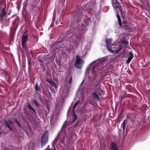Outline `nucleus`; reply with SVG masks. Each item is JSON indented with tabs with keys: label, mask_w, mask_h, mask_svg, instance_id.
<instances>
[{
	"label": "nucleus",
	"mask_w": 150,
	"mask_h": 150,
	"mask_svg": "<svg viewBox=\"0 0 150 150\" xmlns=\"http://www.w3.org/2000/svg\"><path fill=\"white\" fill-rule=\"evenodd\" d=\"M106 59L102 58L98 61H94L91 63L89 66L93 63H96L93 66L92 71V78L90 83L89 85L90 89L91 91H98L100 88L101 81L100 79L101 74H102L103 71L99 67L102 64L105 63Z\"/></svg>",
	"instance_id": "nucleus-1"
},
{
	"label": "nucleus",
	"mask_w": 150,
	"mask_h": 150,
	"mask_svg": "<svg viewBox=\"0 0 150 150\" xmlns=\"http://www.w3.org/2000/svg\"><path fill=\"white\" fill-rule=\"evenodd\" d=\"M87 25L84 24H80L73 30V34L70 37L68 40L72 43L75 47L78 45V41L82 42L83 38L81 35L86 30Z\"/></svg>",
	"instance_id": "nucleus-2"
},
{
	"label": "nucleus",
	"mask_w": 150,
	"mask_h": 150,
	"mask_svg": "<svg viewBox=\"0 0 150 150\" xmlns=\"http://www.w3.org/2000/svg\"><path fill=\"white\" fill-rule=\"evenodd\" d=\"M109 51L112 53L117 54L122 50V46L121 44H118L115 45H112Z\"/></svg>",
	"instance_id": "nucleus-3"
},
{
	"label": "nucleus",
	"mask_w": 150,
	"mask_h": 150,
	"mask_svg": "<svg viewBox=\"0 0 150 150\" xmlns=\"http://www.w3.org/2000/svg\"><path fill=\"white\" fill-rule=\"evenodd\" d=\"M84 62L83 60L81 59L79 55L76 57V60L74 66L77 69H81L82 66V65Z\"/></svg>",
	"instance_id": "nucleus-4"
},
{
	"label": "nucleus",
	"mask_w": 150,
	"mask_h": 150,
	"mask_svg": "<svg viewBox=\"0 0 150 150\" xmlns=\"http://www.w3.org/2000/svg\"><path fill=\"white\" fill-rule=\"evenodd\" d=\"M48 132L46 131L45 133L42 135L41 139V147H42L46 144L48 140Z\"/></svg>",
	"instance_id": "nucleus-5"
},
{
	"label": "nucleus",
	"mask_w": 150,
	"mask_h": 150,
	"mask_svg": "<svg viewBox=\"0 0 150 150\" xmlns=\"http://www.w3.org/2000/svg\"><path fill=\"white\" fill-rule=\"evenodd\" d=\"M63 40L62 39H59L52 45V48L53 50H56L61 47L62 44Z\"/></svg>",
	"instance_id": "nucleus-6"
},
{
	"label": "nucleus",
	"mask_w": 150,
	"mask_h": 150,
	"mask_svg": "<svg viewBox=\"0 0 150 150\" xmlns=\"http://www.w3.org/2000/svg\"><path fill=\"white\" fill-rule=\"evenodd\" d=\"M61 135L60 132H59L57 135L55 139L53 141L52 145V146L54 148H55V147L54 146V145H57L59 144L60 140H61Z\"/></svg>",
	"instance_id": "nucleus-7"
},
{
	"label": "nucleus",
	"mask_w": 150,
	"mask_h": 150,
	"mask_svg": "<svg viewBox=\"0 0 150 150\" xmlns=\"http://www.w3.org/2000/svg\"><path fill=\"white\" fill-rule=\"evenodd\" d=\"M114 0H112V4L114 8H115V9L117 11L118 9H119L120 11L121 8V6H120V3L117 0L115 1V7L114 4Z\"/></svg>",
	"instance_id": "nucleus-8"
},
{
	"label": "nucleus",
	"mask_w": 150,
	"mask_h": 150,
	"mask_svg": "<svg viewBox=\"0 0 150 150\" xmlns=\"http://www.w3.org/2000/svg\"><path fill=\"white\" fill-rule=\"evenodd\" d=\"M112 39L111 38L107 39L106 40V46L108 50L109 51L111 48V46H112L113 45L111 44Z\"/></svg>",
	"instance_id": "nucleus-9"
},
{
	"label": "nucleus",
	"mask_w": 150,
	"mask_h": 150,
	"mask_svg": "<svg viewBox=\"0 0 150 150\" xmlns=\"http://www.w3.org/2000/svg\"><path fill=\"white\" fill-rule=\"evenodd\" d=\"M133 54L132 52L131 51L129 52V57L126 61V63L127 64H128L133 59Z\"/></svg>",
	"instance_id": "nucleus-10"
},
{
	"label": "nucleus",
	"mask_w": 150,
	"mask_h": 150,
	"mask_svg": "<svg viewBox=\"0 0 150 150\" xmlns=\"http://www.w3.org/2000/svg\"><path fill=\"white\" fill-rule=\"evenodd\" d=\"M6 8L4 7L1 9V11L0 13V18H2L7 14V13L5 11Z\"/></svg>",
	"instance_id": "nucleus-11"
},
{
	"label": "nucleus",
	"mask_w": 150,
	"mask_h": 150,
	"mask_svg": "<svg viewBox=\"0 0 150 150\" xmlns=\"http://www.w3.org/2000/svg\"><path fill=\"white\" fill-rule=\"evenodd\" d=\"M23 17L25 20L26 21L28 19L29 16V13L27 10H25L23 13Z\"/></svg>",
	"instance_id": "nucleus-12"
},
{
	"label": "nucleus",
	"mask_w": 150,
	"mask_h": 150,
	"mask_svg": "<svg viewBox=\"0 0 150 150\" xmlns=\"http://www.w3.org/2000/svg\"><path fill=\"white\" fill-rule=\"evenodd\" d=\"M47 81L52 86H53L55 89L57 87V86L55 84V82L51 79L49 80L47 79Z\"/></svg>",
	"instance_id": "nucleus-13"
},
{
	"label": "nucleus",
	"mask_w": 150,
	"mask_h": 150,
	"mask_svg": "<svg viewBox=\"0 0 150 150\" xmlns=\"http://www.w3.org/2000/svg\"><path fill=\"white\" fill-rule=\"evenodd\" d=\"M28 37V36L27 35H23L22 38V43H25L27 42Z\"/></svg>",
	"instance_id": "nucleus-14"
},
{
	"label": "nucleus",
	"mask_w": 150,
	"mask_h": 150,
	"mask_svg": "<svg viewBox=\"0 0 150 150\" xmlns=\"http://www.w3.org/2000/svg\"><path fill=\"white\" fill-rule=\"evenodd\" d=\"M82 15L81 13H80L78 16V17L75 18V21L76 23H79L80 20V19L82 18Z\"/></svg>",
	"instance_id": "nucleus-15"
},
{
	"label": "nucleus",
	"mask_w": 150,
	"mask_h": 150,
	"mask_svg": "<svg viewBox=\"0 0 150 150\" xmlns=\"http://www.w3.org/2000/svg\"><path fill=\"white\" fill-rule=\"evenodd\" d=\"M111 148L112 150H118L117 145L114 142L111 143Z\"/></svg>",
	"instance_id": "nucleus-16"
},
{
	"label": "nucleus",
	"mask_w": 150,
	"mask_h": 150,
	"mask_svg": "<svg viewBox=\"0 0 150 150\" xmlns=\"http://www.w3.org/2000/svg\"><path fill=\"white\" fill-rule=\"evenodd\" d=\"M92 95L93 96V97L97 99L98 101L100 100V99L98 95L96 93V92H93Z\"/></svg>",
	"instance_id": "nucleus-17"
},
{
	"label": "nucleus",
	"mask_w": 150,
	"mask_h": 150,
	"mask_svg": "<svg viewBox=\"0 0 150 150\" xmlns=\"http://www.w3.org/2000/svg\"><path fill=\"white\" fill-rule=\"evenodd\" d=\"M28 107L29 108V109L30 110H32L35 113L34 114H36V112L34 110V109L30 105V104L28 103L27 104Z\"/></svg>",
	"instance_id": "nucleus-18"
},
{
	"label": "nucleus",
	"mask_w": 150,
	"mask_h": 150,
	"mask_svg": "<svg viewBox=\"0 0 150 150\" xmlns=\"http://www.w3.org/2000/svg\"><path fill=\"white\" fill-rule=\"evenodd\" d=\"M120 43L122 44L126 45H128L129 44L128 41L125 39L121 40Z\"/></svg>",
	"instance_id": "nucleus-19"
},
{
	"label": "nucleus",
	"mask_w": 150,
	"mask_h": 150,
	"mask_svg": "<svg viewBox=\"0 0 150 150\" xmlns=\"http://www.w3.org/2000/svg\"><path fill=\"white\" fill-rule=\"evenodd\" d=\"M126 121V120H125L121 124V127L122 128V129H125L126 127V123L125 122Z\"/></svg>",
	"instance_id": "nucleus-20"
},
{
	"label": "nucleus",
	"mask_w": 150,
	"mask_h": 150,
	"mask_svg": "<svg viewBox=\"0 0 150 150\" xmlns=\"http://www.w3.org/2000/svg\"><path fill=\"white\" fill-rule=\"evenodd\" d=\"M97 24L96 22H94L93 27H92V30L93 31V32H94V31L95 30L96 27L97 26Z\"/></svg>",
	"instance_id": "nucleus-21"
},
{
	"label": "nucleus",
	"mask_w": 150,
	"mask_h": 150,
	"mask_svg": "<svg viewBox=\"0 0 150 150\" xmlns=\"http://www.w3.org/2000/svg\"><path fill=\"white\" fill-rule=\"evenodd\" d=\"M90 50V47L88 45L86 46L84 48V51L86 53L88 51Z\"/></svg>",
	"instance_id": "nucleus-22"
},
{
	"label": "nucleus",
	"mask_w": 150,
	"mask_h": 150,
	"mask_svg": "<svg viewBox=\"0 0 150 150\" xmlns=\"http://www.w3.org/2000/svg\"><path fill=\"white\" fill-rule=\"evenodd\" d=\"M5 123L6 125L8 127V129L11 130H12V128L9 125V124L6 121H5Z\"/></svg>",
	"instance_id": "nucleus-23"
},
{
	"label": "nucleus",
	"mask_w": 150,
	"mask_h": 150,
	"mask_svg": "<svg viewBox=\"0 0 150 150\" xmlns=\"http://www.w3.org/2000/svg\"><path fill=\"white\" fill-rule=\"evenodd\" d=\"M79 102V100L77 101L74 105L73 107V110H74L76 108L77 105L78 104Z\"/></svg>",
	"instance_id": "nucleus-24"
},
{
	"label": "nucleus",
	"mask_w": 150,
	"mask_h": 150,
	"mask_svg": "<svg viewBox=\"0 0 150 150\" xmlns=\"http://www.w3.org/2000/svg\"><path fill=\"white\" fill-rule=\"evenodd\" d=\"M74 115V117L73 118V121H74L77 118V115L74 112H73Z\"/></svg>",
	"instance_id": "nucleus-25"
},
{
	"label": "nucleus",
	"mask_w": 150,
	"mask_h": 150,
	"mask_svg": "<svg viewBox=\"0 0 150 150\" xmlns=\"http://www.w3.org/2000/svg\"><path fill=\"white\" fill-rule=\"evenodd\" d=\"M117 17L118 18V21L119 24L120 26H121V25H122L121 23V18L118 15H117Z\"/></svg>",
	"instance_id": "nucleus-26"
},
{
	"label": "nucleus",
	"mask_w": 150,
	"mask_h": 150,
	"mask_svg": "<svg viewBox=\"0 0 150 150\" xmlns=\"http://www.w3.org/2000/svg\"><path fill=\"white\" fill-rule=\"evenodd\" d=\"M35 90L37 91H38L40 89V87L39 86L36 84L35 86Z\"/></svg>",
	"instance_id": "nucleus-27"
},
{
	"label": "nucleus",
	"mask_w": 150,
	"mask_h": 150,
	"mask_svg": "<svg viewBox=\"0 0 150 150\" xmlns=\"http://www.w3.org/2000/svg\"><path fill=\"white\" fill-rule=\"evenodd\" d=\"M14 121L17 123L18 126L19 127H21V126L20 124V123L18 121V120L16 119H15L14 120Z\"/></svg>",
	"instance_id": "nucleus-28"
},
{
	"label": "nucleus",
	"mask_w": 150,
	"mask_h": 150,
	"mask_svg": "<svg viewBox=\"0 0 150 150\" xmlns=\"http://www.w3.org/2000/svg\"><path fill=\"white\" fill-rule=\"evenodd\" d=\"M22 47L24 50L26 51L27 49L25 46V43H22Z\"/></svg>",
	"instance_id": "nucleus-29"
},
{
	"label": "nucleus",
	"mask_w": 150,
	"mask_h": 150,
	"mask_svg": "<svg viewBox=\"0 0 150 150\" xmlns=\"http://www.w3.org/2000/svg\"><path fill=\"white\" fill-rule=\"evenodd\" d=\"M72 76H71L70 77V78L69 80V84H71L72 82Z\"/></svg>",
	"instance_id": "nucleus-30"
},
{
	"label": "nucleus",
	"mask_w": 150,
	"mask_h": 150,
	"mask_svg": "<svg viewBox=\"0 0 150 150\" xmlns=\"http://www.w3.org/2000/svg\"><path fill=\"white\" fill-rule=\"evenodd\" d=\"M33 102L35 104V105L37 106H38V104L37 103V102L35 100H34L33 101Z\"/></svg>",
	"instance_id": "nucleus-31"
},
{
	"label": "nucleus",
	"mask_w": 150,
	"mask_h": 150,
	"mask_svg": "<svg viewBox=\"0 0 150 150\" xmlns=\"http://www.w3.org/2000/svg\"><path fill=\"white\" fill-rule=\"evenodd\" d=\"M123 129L122 132L123 133V135H124V134H125V129Z\"/></svg>",
	"instance_id": "nucleus-32"
},
{
	"label": "nucleus",
	"mask_w": 150,
	"mask_h": 150,
	"mask_svg": "<svg viewBox=\"0 0 150 150\" xmlns=\"http://www.w3.org/2000/svg\"><path fill=\"white\" fill-rule=\"evenodd\" d=\"M85 81V79H83V81H82V82L81 83V85L84 82V81Z\"/></svg>",
	"instance_id": "nucleus-33"
},
{
	"label": "nucleus",
	"mask_w": 150,
	"mask_h": 150,
	"mask_svg": "<svg viewBox=\"0 0 150 150\" xmlns=\"http://www.w3.org/2000/svg\"><path fill=\"white\" fill-rule=\"evenodd\" d=\"M89 103L91 105H93V103H92V102H89Z\"/></svg>",
	"instance_id": "nucleus-34"
},
{
	"label": "nucleus",
	"mask_w": 150,
	"mask_h": 150,
	"mask_svg": "<svg viewBox=\"0 0 150 150\" xmlns=\"http://www.w3.org/2000/svg\"><path fill=\"white\" fill-rule=\"evenodd\" d=\"M9 122L10 124H12V122H11V120H9Z\"/></svg>",
	"instance_id": "nucleus-35"
},
{
	"label": "nucleus",
	"mask_w": 150,
	"mask_h": 150,
	"mask_svg": "<svg viewBox=\"0 0 150 150\" xmlns=\"http://www.w3.org/2000/svg\"><path fill=\"white\" fill-rule=\"evenodd\" d=\"M16 150H21V148L17 149H16Z\"/></svg>",
	"instance_id": "nucleus-36"
},
{
	"label": "nucleus",
	"mask_w": 150,
	"mask_h": 150,
	"mask_svg": "<svg viewBox=\"0 0 150 150\" xmlns=\"http://www.w3.org/2000/svg\"><path fill=\"white\" fill-rule=\"evenodd\" d=\"M10 12H9L8 13V15H10Z\"/></svg>",
	"instance_id": "nucleus-37"
},
{
	"label": "nucleus",
	"mask_w": 150,
	"mask_h": 150,
	"mask_svg": "<svg viewBox=\"0 0 150 150\" xmlns=\"http://www.w3.org/2000/svg\"><path fill=\"white\" fill-rule=\"evenodd\" d=\"M70 26H71L72 25V24L71 23L70 25Z\"/></svg>",
	"instance_id": "nucleus-38"
},
{
	"label": "nucleus",
	"mask_w": 150,
	"mask_h": 150,
	"mask_svg": "<svg viewBox=\"0 0 150 150\" xmlns=\"http://www.w3.org/2000/svg\"><path fill=\"white\" fill-rule=\"evenodd\" d=\"M88 67H87V69H88Z\"/></svg>",
	"instance_id": "nucleus-39"
},
{
	"label": "nucleus",
	"mask_w": 150,
	"mask_h": 150,
	"mask_svg": "<svg viewBox=\"0 0 150 150\" xmlns=\"http://www.w3.org/2000/svg\"><path fill=\"white\" fill-rule=\"evenodd\" d=\"M50 89L51 90V91H52V89H51V88H50Z\"/></svg>",
	"instance_id": "nucleus-40"
},
{
	"label": "nucleus",
	"mask_w": 150,
	"mask_h": 150,
	"mask_svg": "<svg viewBox=\"0 0 150 150\" xmlns=\"http://www.w3.org/2000/svg\"><path fill=\"white\" fill-rule=\"evenodd\" d=\"M67 35V36H69V35Z\"/></svg>",
	"instance_id": "nucleus-41"
},
{
	"label": "nucleus",
	"mask_w": 150,
	"mask_h": 150,
	"mask_svg": "<svg viewBox=\"0 0 150 150\" xmlns=\"http://www.w3.org/2000/svg\"><path fill=\"white\" fill-rule=\"evenodd\" d=\"M52 150H54V149H53Z\"/></svg>",
	"instance_id": "nucleus-42"
}]
</instances>
